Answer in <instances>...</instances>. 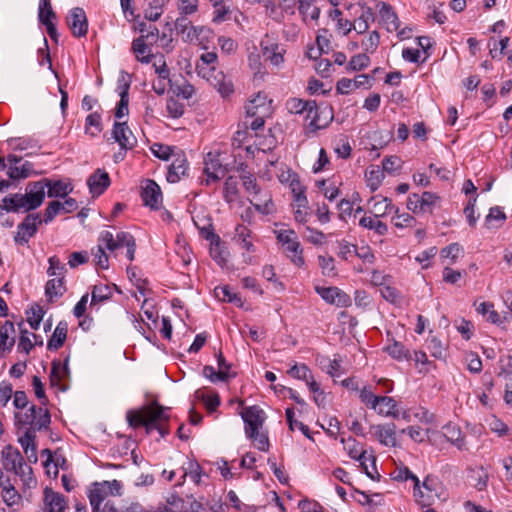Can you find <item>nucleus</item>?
Returning a JSON list of instances; mask_svg holds the SVG:
<instances>
[{"label": "nucleus", "instance_id": "obj_1", "mask_svg": "<svg viewBox=\"0 0 512 512\" xmlns=\"http://www.w3.org/2000/svg\"><path fill=\"white\" fill-rule=\"evenodd\" d=\"M166 410L167 408L159 405L157 402H153L141 410H128L126 419L132 428L144 426L147 434L157 430L161 437H164L169 432L165 427L169 420Z\"/></svg>", "mask_w": 512, "mask_h": 512}, {"label": "nucleus", "instance_id": "obj_2", "mask_svg": "<svg viewBox=\"0 0 512 512\" xmlns=\"http://www.w3.org/2000/svg\"><path fill=\"white\" fill-rule=\"evenodd\" d=\"M413 495L421 507H430L436 500L445 499L443 484L434 475H427L422 484L419 481L418 487L413 486Z\"/></svg>", "mask_w": 512, "mask_h": 512}, {"label": "nucleus", "instance_id": "obj_3", "mask_svg": "<svg viewBox=\"0 0 512 512\" xmlns=\"http://www.w3.org/2000/svg\"><path fill=\"white\" fill-rule=\"evenodd\" d=\"M45 194H11L0 202V215L3 212H28L36 209L44 201Z\"/></svg>", "mask_w": 512, "mask_h": 512}, {"label": "nucleus", "instance_id": "obj_4", "mask_svg": "<svg viewBox=\"0 0 512 512\" xmlns=\"http://www.w3.org/2000/svg\"><path fill=\"white\" fill-rule=\"evenodd\" d=\"M14 418L15 425L18 428L29 426L28 428H34L39 431L48 429L51 422L49 411L46 408L37 407L36 405H31L24 413L16 412Z\"/></svg>", "mask_w": 512, "mask_h": 512}, {"label": "nucleus", "instance_id": "obj_5", "mask_svg": "<svg viewBox=\"0 0 512 512\" xmlns=\"http://www.w3.org/2000/svg\"><path fill=\"white\" fill-rule=\"evenodd\" d=\"M247 168L248 166L245 163H239L236 167L230 168L232 174L225 180L224 192H238L239 183L246 191L256 189V177Z\"/></svg>", "mask_w": 512, "mask_h": 512}, {"label": "nucleus", "instance_id": "obj_6", "mask_svg": "<svg viewBox=\"0 0 512 512\" xmlns=\"http://www.w3.org/2000/svg\"><path fill=\"white\" fill-rule=\"evenodd\" d=\"M21 160V157L13 154L7 156V161L9 163L7 175L10 180L0 179V192L5 188L16 189V181L20 179H26L30 176L32 172V164L26 161L19 166L18 164L21 162Z\"/></svg>", "mask_w": 512, "mask_h": 512}, {"label": "nucleus", "instance_id": "obj_7", "mask_svg": "<svg viewBox=\"0 0 512 512\" xmlns=\"http://www.w3.org/2000/svg\"><path fill=\"white\" fill-rule=\"evenodd\" d=\"M198 74L206 79L223 97H228L234 92L233 83L226 80V76L215 66L203 67L197 65Z\"/></svg>", "mask_w": 512, "mask_h": 512}, {"label": "nucleus", "instance_id": "obj_8", "mask_svg": "<svg viewBox=\"0 0 512 512\" xmlns=\"http://www.w3.org/2000/svg\"><path fill=\"white\" fill-rule=\"evenodd\" d=\"M44 221L38 213L28 214L24 220L18 224L14 235V241L17 245H25L35 236L38 226Z\"/></svg>", "mask_w": 512, "mask_h": 512}, {"label": "nucleus", "instance_id": "obj_9", "mask_svg": "<svg viewBox=\"0 0 512 512\" xmlns=\"http://www.w3.org/2000/svg\"><path fill=\"white\" fill-rule=\"evenodd\" d=\"M333 119L332 110L326 108L320 109L316 101L312 100L305 114V120L308 121V128L311 131H317L328 126Z\"/></svg>", "mask_w": 512, "mask_h": 512}, {"label": "nucleus", "instance_id": "obj_10", "mask_svg": "<svg viewBox=\"0 0 512 512\" xmlns=\"http://www.w3.org/2000/svg\"><path fill=\"white\" fill-rule=\"evenodd\" d=\"M49 197L52 196H60V199L52 201L49 203L46 208L44 215V222L48 223L53 220V218L63 212V213H71L78 208V203L75 199L68 197V194H47Z\"/></svg>", "mask_w": 512, "mask_h": 512}, {"label": "nucleus", "instance_id": "obj_11", "mask_svg": "<svg viewBox=\"0 0 512 512\" xmlns=\"http://www.w3.org/2000/svg\"><path fill=\"white\" fill-rule=\"evenodd\" d=\"M240 415L245 424V434L261 430L266 419L265 412L257 405L244 407Z\"/></svg>", "mask_w": 512, "mask_h": 512}, {"label": "nucleus", "instance_id": "obj_12", "mask_svg": "<svg viewBox=\"0 0 512 512\" xmlns=\"http://www.w3.org/2000/svg\"><path fill=\"white\" fill-rule=\"evenodd\" d=\"M204 172L207 175L206 183L218 181L223 178L227 172H230L228 164H223L219 159V154L209 152L204 158Z\"/></svg>", "mask_w": 512, "mask_h": 512}, {"label": "nucleus", "instance_id": "obj_13", "mask_svg": "<svg viewBox=\"0 0 512 512\" xmlns=\"http://www.w3.org/2000/svg\"><path fill=\"white\" fill-rule=\"evenodd\" d=\"M66 24L76 38L84 37L88 32V20L83 8L71 9L66 17Z\"/></svg>", "mask_w": 512, "mask_h": 512}, {"label": "nucleus", "instance_id": "obj_14", "mask_svg": "<svg viewBox=\"0 0 512 512\" xmlns=\"http://www.w3.org/2000/svg\"><path fill=\"white\" fill-rule=\"evenodd\" d=\"M438 199L436 194H411L407 207L413 213H430Z\"/></svg>", "mask_w": 512, "mask_h": 512}, {"label": "nucleus", "instance_id": "obj_15", "mask_svg": "<svg viewBox=\"0 0 512 512\" xmlns=\"http://www.w3.org/2000/svg\"><path fill=\"white\" fill-rule=\"evenodd\" d=\"M317 294L327 303L338 307H346L350 303V297L337 287H320L315 288Z\"/></svg>", "mask_w": 512, "mask_h": 512}, {"label": "nucleus", "instance_id": "obj_16", "mask_svg": "<svg viewBox=\"0 0 512 512\" xmlns=\"http://www.w3.org/2000/svg\"><path fill=\"white\" fill-rule=\"evenodd\" d=\"M112 136L122 150L132 149L137 142L126 122H115Z\"/></svg>", "mask_w": 512, "mask_h": 512}, {"label": "nucleus", "instance_id": "obj_17", "mask_svg": "<svg viewBox=\"0 0 512 512\" xmlns=\"http://www.w3.org/2000/svg\"><path fill=\"white\" fill-rule=\"evenodd\" d=\"M134 241V237L128 232H119L116 237H114L110 231H102L99 236V242L110 251H114L123 246H128V244Z\"/></svg>", "mask_w": 512, "mask_h": 512}, {"label": "nucleus", "instance_id": "obj_18", "mask_svg": "<svg viewBox=\"0 0 512 512\" xmlns=\"http://www.w3.org/2000/svg\"><path fill=\"white\" fill-rule=\"evenodd\" d=\"M43 503L46 512H66L67 509L65 497L48 487L44 489Z\"/></svg>", "mask_w": 512, "mask_h": 512}, {"label": "nucleus", "instance_id": "obj_19", "mask_svg": "<svg viewBox=\"0 0 512 512\" xmlns=\"http://www.w3.org/2000/svg\"><path fill=\"white\" fill-rule=\"evenodd\" d=\"M188 162L184 154H178L168 167L166 180L169 183H176L187 175Z\"/></svg>", "mask_w": 512, "mask_h": 512}, {"label": "nucleus", "instance_id": "obj_20", "mask_svg": "<svg viewBox=\"0 0 512 512\" xmlns=\"http://www.w3.org/2000/svg\"><path fill=\"white\" fill-rule=\"evenodd\" d=\"M69 358H66L64 364L62 365L59 360H54L52 362L51 372H50V385L53 387H59L61 391H65L66 387L61 385V381L69 376V367H68Z\"/></svg>", "mask_w": 512, "mask_h": 512}, {"label": "nucleus", "instance_id": "obj_21", "mask_svg": "<svg viewBox=\"0 0 512 512\" xmlns=\"http://www.w3.org/2000/svg\"><path fill=\"white\" fill-rule=\"evenodd\" d=\"M443 435L445 439L455 446L460 451L468 450L466 446L465 437L460 429L455 424L448 423L443 427Z\"/></svg>", "mask_w": 512, "mask_h": 512}, {"label": "nucleus", "instance_id": "obj_22", "mask_svg": "<svg viewBox=\"0 0 512 512\" xmlns=\"http://www.w3.org/2000/svg\"><path fill=\"white\" fill-rule=\"evenodd\" d=\"M271 101H268L266 95L258 93L245 106L246 115L270 114Z\"/></svg>", "mask_w": 512, "mask_h": 512}, {"label": "nucleus", "instance_id": "obj_23", "mask_svg": "<svg viewBox=\"0 0 512 512\" xmlns=\"http://www.w3.org/2000/svg\"><path fill=\"white\" fill-rule=\"evenodd\" d=\"M111 183L110 176L105 170L97 169L87 179L90 192H104Z\"/></svg>", "mask_w": 512, "mask_h": 512}, {"label": "nucleus", "instance_id": "obj_24", "mask_svg": "<svg viewBox=\"0 0 512 512\" xmlns=\"http://www.w3.org/2000/svg\"><path fill=\"white\" fill-rule=\"evenodd\" d=\"M23 459L20 451L11 445L6 446L2 451V464L6 471L16 470V466H21Z\"/></svg>", "mask_w": 512, "mask_h": 512}, {"label": "nucleus", "instance_id": "obj_25", "mask_svg": "<svg viewBox=\"0 0 512 512\" xmlns=\"http://www.w3.org/2000/svg\"><path fill=\"white\" fill-rule=\"evenodd\" d=\"M109 496L103 482H95L89 490L88 498L93 512H99L103 501Z\"/></svg>", "mask_w": 512, "mask_h": 512}, {"label": "nucleus", "instance_id": "obj_26", "mask_svg": "<svg viewBox=\"0 0 512 512\" xmlns=\"http://www.w3.org/2000/svg\"><path fill=\"white\" fill-rule=\"evenodd\" d=\"M395 428V424L393 423L375 425L372 427L380 443L385 446L396 445Z\"/></svg>", "mask_w": 512, "mask_h": 512}, {"label": "nucleus", "instance_id": "obj_27", "mask_svg": "<svg viewBox=\"0 0 512 512\" xmlns=\"http://www.w3.org/2000/svg\"><path fill=\"white\" fill-rule=\"evenodd\" d=\"M278 179L280 183L289 188L291 192H305L307 189L306 186L301 184L298 174L293 172L291 169L282 171L278 175Z\"/></svg>", "mask_w": 512, "mask_h": 512}, {"label": "nucleus", "instance_id": "obj_28", "mask_svg": "<svg viewBox=\"0 0 512 512\" xmlns=\"http://www.w3.org/2000/svg\"><path fill=\"white\" fill-rule=\"evenodd\" d=\"M188 15H179L175 20V29L179 34L185 35L186 40L192 41L198 38L199 32L187 18Z\"/></svg>", "mask_w": 512, "mask_h": 512}, {"label": "nucleus", "instance_id": "obj_29", "mask_svg": "<svg viewBox=\"0 0 512 512\" xmlns=\"http://www.w3.org/2000/svg\"><path fill=\"white\" fill-rule=\"evenodd\" d=\"M284 247L286 256L295 266L303 267L305 265L303 249L301 248L298 239H293L288 244H285Z\"/></svg>", "mask_w": 512, "mask_h": 512}, {"label": "nucleus", "instance_id": "obj_30", "mask_svg": "<svg viewBox=\"0 0 512 512\" xmlns=\"http://www.w3.org/2000/svg\"><path fill=\"white\" fill-rule=\"evenodd\" d=\"M380 17L383 23L385 24L387 31L393 32L399 29L400 21L398 19L397 14L394 12L392 7L385 2H382V7L380 9Z\"/></svg>", "mask_w": 512, "mask_h": 512}, {"label": "nucleus", "instance_id": "obj_31", "mask_svg": "<svg viewBox=\"0 0 512 512\" xmlns=\"http://www.w3.org/2000/svg\"><path fill=\"white\" fill-rule=\"evenodd\" d=\"M15 328L11 321H5L0 328V353L10 350L15 343Z\"/></svg>", "mask_w": 512, "mask_h": 512}, {"label": "nucleus", "instance_id": "obj_32", "mask_svg": "<svg viewBox=\"0 0 512 512\" xmlns=\"http://www.w3.org/2000/svg\"><path fill=\"white\" fill-rule=\"evenodd\" d=\"M235 231H236L235 240L238 243V245L242 249H245L248 252H254L255 246H254L253 240H252V231L249 228H247L246 226L241 225V224L236 226Z\"/></svg>", "mask_w": 512, "mask_h": 512}, {"label": "nucleus", "instance_id": "obj_33", "mask_svg": "<svg viewBox=\"0 0 512 512\" xmlns=\"http://www.w3.org/2000/svg\"><path fill=\"white\" fill-rule=\"evenodd\" d=\"M68 325L66 322H59L47 343L49 350H57L63 346L67 338Z\"/></svg>", "mask_w": 512, "mask_h": 512}, {"label": "nucleus", "instance_id": "obj_34", "mask_svg": "<svg viewBox=\"0 0 512 512\" xmlns=\"http://www.w3.org/2000/svg\"><path fill=\"white\" fill-rule=\"evenodd\" d=\"M250 202L254 208L263 215H268L275 211L271 194H255V197L251 199Z\"/></svg>", "mask_w": 512, "mask_h": 512}, {"label": "nucleus", "instance_id": "obj_35", "mask_svg": "<svg viewBox=\"0 0 512 512\" xmlns=\"http://www.w3.org/2000/svg\"><path fill=\"white\" fill-rule=\"evenodd\" d=\"M377 413L386 417L398 418L400 416L397 410V403L392 397L380 396Z\"/></svg>", "mask_w": 512, "mask_h": 512}, {"label": "nucleus", "instance_id": "obj_36", "mask_svg": "<svg viewBox=\"0 0 512 512\" xmlns=\"http://www.w3.org/2000/svg\"><path fill=\"white\" fill-rule=\"evenodd\" d=\"M65 291L66 288L63 277L48 280L45 285V295L50 302H53L54 298L61 297Z\"/></svg>", "mask_w": 512, "mask_h": 512}, {"label": "nucleus", "instance_id": "obj_37", "mask_svg": "<svg viewBox=\"0 0 512 512\" xmlns=\"http://www.w3.org/2000/svg\"><path fill=\"white\" fill-rule=\"evenodd\" d=\"M132 50L136 55L138 61L142 63H149L153 55L148 45L145 43L144 36L136 38L132 42Z\"/></svg>", "mask_w": 512, "mask_h": 512}, {"label": "nucleus", "instance_id": "obj_38", "mask_svg": "<svg viewBox=\"0 0 512 512\" xmlns=\"http://www.w3.org/2000/svg\"><path fill=\"white\" fill-rule=\"evenodd\" d=\"M37 429H34V428H26V431L24 432V434L18 439L20 445L22 446L24 452L26 454L29 453V450H31L32 454L29 457V459L31 457H33L34 459V462L37 461V455H36V446H35V438H36V435H35V431Z\"/></svg>", "mask_w": 512, "mask_h": 512}, {"label": "nucleus", "instance_id": "obj_39", "mask_svg": "<svg viewBox=\"0 0 512 512\" xmlns=\"http://www.w3.org/2000/svg\"><path fill=\"white\" fill-rule=\"evenodd\" d=\"M369 202H373L372 211L374 216H381L389 213L392 209L391 200L384 197L383 194H376L369 199Z\"/></svg>", "mask_w": 512, "mask_h": 512}, {"label": "nucleus", "instance_id": "obj_40", "mask_svg": "<svg viewBox=\"0 0 512 512\" xmlns=\"http://www.w3.org/2000/svg\"><path fill=\"white\" fill-rule=\"evenodd\" d=\"M214 295L217 299L224 302H229L241 307L243 305L242 299L238 293L233 292L229 286H218L214 289Z\"/></svg>", "mask_w": 512, "mask_h": 512}, {"label": "nucleus", "instance_id": "obj_41", "mask_svg": "<svg viewBox=\"0 0 512 512\" xmlns=\"http://www.w3.org/2000/svg\"><path fill=\"white\" fill-rule=\"evenodd\" d=\"M57 18L56 13L54 12L50 0H40L39 8H38V19L39 22L46 26L54 23L53 20Z\"/></svg>", "mask_w": 512, "mask_h": 512}, {"label": "nucleus", "instance_id": "obj_42", "mask_svg": "<svg viewBox=\"0 0 512 512\" xmlns=\"http://www.w3.org/2000/svg\"><path fill=\"white\" fill-rule=\"evenodd\" d=\"M363 228L374 230L378 235H384L388 231L387 225L377 216H364L359 221Z\"/></svg>", "mask_w": 512, "mask_h": 512}, {"label": "nucleus", "instance_id": "obj_43", "mask_svg": "<svg viewBox=\"0 0 512 512\" xmlns=\"http://www.w3.org/2000/svg\"><path fill=\"white\" fill-rule=\"evenodd\" d=\"M374 21V13L370 7L362 6L361 15L353 23L354 30L359 34L365 33L369 28V22Z\"/></svg>", "mask_w": 512, "mask_h": 512}, {"label": "nucleus", "instance_id": "obj_44", "mask_svg": "<svg viewBox=\"0 0 512 512\" xmlns=\"http://www.w3.org/2000/svg\"><path fill=\"white\" fill-rule=\"evenodd\" d=\"M102 117L99 112L90 113L85 119V131L91 136H96L102 131Z\"/></svg>", "mask_w": 512, "mask_h": 512}, {"label": "nucleus", "instance_id": "obj_45", "mask_svg": "<svg viewBox=\"0 0 512 512\" xmlns=\"http://www.w3.org/2000/svg\"><path fill=\"white\" fill-rule=\"evenodd\" d=\"M255 141L254 146L255 149L262 152H268L273 150L276 147L277 140L275 136L271 133V130H269V133L265 136H259L257 133H255Z\"/></svg>", "mask_w": 512, "mask_h": 512}, {"label": "nucleus", "instance_id": "obj_46", "mask_svg": "<svg viewBox=\"0 0 512 512\" xmlns=\"http://www.w3.org/2000/svg\"><path fill=\"white\" fill-rule=\"evenodd\" d=\"M370 57L366 53L354 55L345 67L347 72L362 71L370 65Z\"/></svg>", "mask_w": 512, "mask_h": 512}, {"label": "nucleus", "instance_id": "obj_47", "mask_svg": "<svg viewBox=\"0 0 512 512\" xmlns=\"http://www.w3.org/2000/svg\"><path fill=\"white\" fill-rule=\"evenodd\" d=\"M311 101L293 97L286 101L285 107L290 114H306Z\"/></svg>", "mask_w": 512, "mask_h": 512}, {"label": "nucleus", "instance_id": "obj_48", "mask_svg": "<svg viewBox=\"0 0 512 512\" xmlns=\"http://www.w3.org/2000/svg\"><path fill=\"white\" fill-rule=\"evenodd\" d=\"M384 350L394 359L401 361V360H408L411 358V355L409 353V350L405 348V346L398 342L394 341L392 344L386 346Z\"/></svg>", "mask_w": 512, "mask_h": 512}, {"label": "nucleus", "instance_id": "obj_49", "mask_svg": "<svg viewBox=\"0 0 512 512\" xmlns=\"http://www.w3.org/2000/svg\"><path fill=\"white\" fill-rule=\"evenodd\" d=\"M366 181L368 187L375 191L379 188L383 178H384V171L380 169L378 166H372L371 169L366 171Z\"/></svg>", "mask_w": 512, "mask_h": 512}, {"label": "nucleus", "instance_id": "obj_50", "mask_svg": "<svg viewBox=\"0 0 512 512\" xmlns=\"http://www.w3.org/2000/svg\"><path fill=\"white\" fill-rule=\"evenodd\" d=\"M111 289L106 284L95 285L91 293V306L111 298Z\"/></svg>", "mask_w": 512, "mask_h": 512}, {"label": "nucleus", "instance_id": "obj_51", "mask_svg": "<svg viewBox=\"0 0 512 512\" xmlns=\"http://www.w3.org/2000/svg\"><path fill=\"white\" fill-rule=\"evenodd\" d=\"M505 219L506 216L499 207H492L486 216L485 226L488 229L500 227Z\"/></svg>", "mask_w": 512, "mask_h": 512}, {"label": "nucleus", "instance_id": "obj_52", "mask_svg": "<svg viewBox=\"0 0 512 512\" xmlns=\"http://www.w3.org/2000/svg\"><path fill=\"white\" fill-rule=\"evenodd\" d=\"M427 348L433 357L437 359H445L446 345L437 337L432 336L428 339Z\"/></svg>", "mask_w": 512, "mask_h": 512}, {"label": "nucleus", "instance_id": "obj_53", "mask_svg": "<svg viewBox=\"0 0 512 512\" xmlns=\"http://www.w3.org/2000/svg\"><path fill=\"white\" fill-rule=\"evenodd\" d=\"M195 395L199 400L203 402V404L205 405L206 409L209 412L216 411V409L221 403L218 393L206 394L201 391H196Z\"/></svg>", "mask_w": 512, "mask_h": 512}, {"label": "nucleus", "instance_id": "obj_54", "mask_svg": "<svg viewBox=\"0 0 512 512\" xmlns=\"http://www.w3.org/2000/svg\"><path fill=\"white\" fill-rule=\"evenodd\" d=\"M165 0H151L145 10V18L149 21H157L163 14Z\"/></svg>", "mask_w": 512, "mask_h": 512}, {"label": "nucleus", "instance_id": "obj_55", "mask_svg": "<svg viewBox=\"0 0 512 512\" xmlns=\"http://www.w3.org/2000/svg\"><path fill=\"white\" fill-rule=\"evenodd\" d=\"M203 375L208 378L211 382H226L230 378L234 377V374H231L227 371H215L214 367L210 365H206L203 368Z\"/></svg>", "mask_w": 512, "mask_h": 512}, {"label": "nucleus", "instance_id": "obj_56", "mask_svg": "<svg viewBox=\"0 0 512 512\" xmlns=\"http://www.w3.org/2000/svg\"><path fill=\"white\" fill-rule=\"evenodd\" d=\"M246 436L251 439L254 446L260 451H268L270 447L269 438L266 433L256 430L253 433H248Z\"/></svg>", "mask_w": 512, "mask_h": 512}, {"label": "nucleus", "instance_id": "obj_57", "mask_svg": "<svg viewBox=\"0 0 512 512\" xmlns=\"http://www.w3.org/2000/svg\"><path fill=\"white\" fill-rule=\"evenodd\" d=\"M477 312L483 316L487 315V320L493 324L501 323L500 315L494 310V305L491 302H482L477 307Z\"/></svg>", "mask_w": 512, "mask_h": 512}, {"label": "nucleus", "instance_id": "obj_58", "mask_svg": "<svg viewBox=\"0 0 512 512\" xmlns=\"http://www.w3.org/2000/svg\"><path fill=\"white\" fill-rule=\"evenodd\" d=\"M9 143L13 145L14 149L17 150H27V149H39L40 145L38 140L32 137L28 138H11Z\"/></svg>", "mask_w": 512, "mask_h": 512}, {"label": "nucleus", "instance_id": "obj_59", "mask_svg": "<svg viewBox=\"0 0 512 512\" xmlns=\"http://www.w3.org/2000/svg\"><path fill=\"white\" fill-rule=\"evenodd\" d=\"M379 43L380 35L378 31L374 30L361 42L362 49L364 50L363 53H366L367 55L373 54L377 50Z\"/></svg>", "mask_w": 512, "mask_h": 512}, {"label": "nucleus", "instance_id": "obj_60", "mask_svg": "<svg viewBox=\"0 0 512 512\" xmlns=\"http://www.w3.org/2000/svg\"><path fill=\"white\" fill-rule=\"evenodd\" d=\"M318 263L323 275L329 277L337 275L335 260L332 256L319 255Z\"/></svg>", "mask_w": 512, "mask_h": 512}, {"label": "nucleus", "instance_id": "obj_61", "mask_svg": "<svg viewBox=\"0 0 512 512\" xmlns=\"http://www.w3.org/2000/svg\"><path fill=\"white\" fill-rule=\"evenodd\" d=\"M48 263L49 267L47 270V274L49 276H58L64 278L67 269L65 267V264H63L57 256H51L48 259Z\"/></svg>", "mask_w": 512, "mask_h": 512}, {"label": "nucleus", "instance_id": "obj_62", "mask_svg": "<svg viewBox=\"0 0 512 512\" xmlns=\"http://www.w3.org/2000/svg\"><path fill=\"white\" fill-rule=\"evenodd\" d=\"M142 204L151 210H160L163 208V194H140Z\"/></svg>", "mask_w": 512, "mask_h": 512}, {"label": "nucleus", "instance_id": "obj_63", "mask_svg": "<svg viewBox=\"0 0 512 512\" xmlns=\"http://www.w3.org/2000/svg\"><path fill=\"white\" fill-rule=\"evenodd\" d=\"M288 374L291 377H293V378H296V379H299V380H303L305 382L308 381L310 376H312L309 367L306 364H304V363H302V364L295 363L288 370Z\"/></svg>", "mask_w": 512, "mask_h": 512}, {"label": "nucleus", "instance_id": "obj_64", "mask_svg": "<svg viewBox=\"0 0 512 512\" xmlns=\"http://www.w3.org/2000/svg\"><path fill=\"white\" fill-rule=\"evenodd\" d=\"M2 498L7 506L12 507L20 502L21 495L15 489L14 485L11 484L7 488L2 489Z\"/></svg>", "mask_w": 512, "mask_h": 512}]
</instances>
